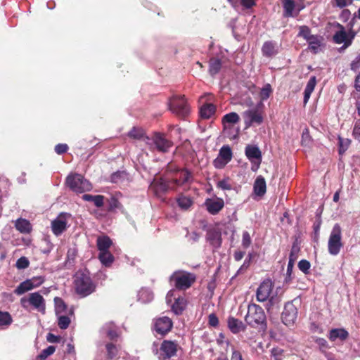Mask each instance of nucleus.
<instances>
[{
  "mask_svg": "<svg viewBox=\"0 0 360 360\" xmlns=\"http://www.w3.org/2000/svg\"><path fill=\"white\" fill-rule=\"evenodd\" d=\"M75 288L81 297H86L94 292L96 285L92 281L88 270H79L75 275Z\"/></svg>",
  "mask_w": 360,
  "mask_h": 360,
  "instance_id": "obj_1",
  "label": "nucleus"
},
{
  "mask_svg": "<svg viewBox=\"0 0 360 360\" xmlns=\"http://www.w3.org/2000/svg\"><path fill=\"white\" fill-rule=\"evenodd\" d=\"M245 320L246 323L252 327H258L261 326L263 328L266 327V315L264 309L256 304H250L248 308V314Z\"/></svg>",
  "mask_w": 360,
  "mask_h": 360,
  "instance_id": "obj_2",
  "label": "nucleus"
},
{
  "mask_svg": "<svg viewBox=\"0 0 360 360\" xmlns=\"http://www.w3.org/2000/svg\"><path fill=\"white\" fill-rule=\"evenodd\" d=\"M178 348L179 345L176 342L165 340L162 341L159 349L154 343L153 352L159 360H168L176 355Z\"/></svg>",
  "mask_w": 360,
  "mask_h": 360,
  "instance_id": "obj_3",
  "label": "nucleus"
},
{
  "mask_svg": "<svg viewBox=\"0 0 360 360\" xmlns=\"http://www.w3.org/2000/svg\"><path fill=\"white\" fill-rule=\"evenodd\" d=\"M66 184L74 192L82 193L92 189L91 184L79 174H71L66 178Z\"/></svg>",
  "mask_w": 360,
  "mask_h": 360,
  "instance_id": "obj_4",
  "label": "nucleus"
},
{
  "mask_svg": "<svg viewBox=\"0 0 360 360\" xmlns=\"http://www.w3.org/2000/svg\"><path fill=\"white\" fill-rule=\"evenodd\" d=\"M342 247V229L338 224H335L330 232L328 242V252L333 256L338 255Z\"/></svg>",
  "mask_w": 360,
  "mask_h": 360,
  "instance_id": "obj_5",
  "label": "nucleus"
},
{
  "mask_svg": "<svg viewBox=\"0 0 360 360\" xmlns=\"http://www.w3.org/2000/svg\"><path fill=\"white\" fill-rule=\"evenodd\" d=\"M21 306L27 309L32 306L34 309L44 314L46 310L45 300L39 292H32L28 296L23 297L20 299Z\"/></svg>",
  "mask_w": 360,
  "mask_h": 360,
  "instance_id": "obj_6",
  "label": "nucleus"
},
{
  "mask_svg": "<svg viewBox=\"0 0 360 360\" xmlns=\"http://www.w3.org/2000/svg\"><path fill=\"white\" fill-rule=\"evenodd\" d=\"M169 110L176 115L185 117L189 113V106L184 96H174L168 101Z\"/></svg>",
  "mask_w": 360,
  "mask_h": 360,
  "instance_id": "obj_7",
  "label": "nucleus"
},
{
  "mask_svg": "<svg viewBox=\"0 0 360 360\" xmlns=\"http://www.w3.org/2000/svg\"><path fill=\"white\" fill-rule=\"evenodd\" d=\"M170 280L174 282L176 288L186 290L191 286L195 281V276L189 272L178 271L173 273Z\"/></svg>",
  "mask_w": 360,
  "mask_h": 360,
  "instance_id": "obj_8",
  "label": "nucleus"
},
{
  "mask_svg": "<svg viewBox=\"0 0 360 360\" xmlns=\"http://www.w3.org/2000/svg\"><path fill=\"white\" fill-rule=\"evenodd\" d=\"M337 27L339 28L333 35V39L335 44H344V48H348L352 44L355 37L356 33L352 30L346 32L345 27L338 23Z\"/></svg>",
  "mask_w": 360,
  "mask_h": 360,
  "instance_id": "obj_9",
  "label": "nucleus"
},
{
  "mask_svg": "<svg viewBox=\"0 0 360 360\" xmlns=\"http://www.w3.org/2000/svg\"><path fill=\"white\" fill-rule=\"evenodd\" d=\"M300 1L301 0H282L283 15L285 18L297 17L304 8V6L300 4Z\"/></svg>",
  "mask_w": 360,
  "mask_h": 360,
  "instance_id": "obj_10",
  "label": "nucleus"
},
{
  "mask_svg": "<svg viewBox=\"0 0 360 360\" xmlns=\"http://www.w3.org/2000/svg\"><path fill=\"white\" fill-rule=\"evenodd\" d=\"M245 153L248 159L253 165L252 169H257L262 162V153L259 147L255 145H248L245 147Z\"/></svg>",
  "mask_w": 360,
  "mask_h": 360,
  "instance_id": "obj_11",
  "label": "nucleus"
},
{
  "mask_svg": "<svg viewBox=\"0 0 360 360\" xmlns=\"http://www.w3.org/2000/svg\"><path fill=\"white\" fill-rule=\"evenodd\" d=\"M245 127H250L256 124L259 125L263 122V115L262 112L257 108H252L245 110L243 114Z\"/></svg>",
  "mask_w": 360,
  "mask_h": 360,
  "instance_id": "obj_12",
  "label": "nucleus"
},
{
  "mask_svg": "<svg viewBox=\"0 0 360 360\" xmlns=\"http://www.w3.org/2000/svg\"><path fill=\"white\" fill-rule=\"evenodd\" d=\"M170 184H172L171 181L167 182L162 178H156L150 184L149 190L157 197H160L169 188H172Z\"/></svg>",
  "mask_w": 360,
  "mask_h": 360,
  "instance_id": "obj_13",
  "label": "nucleus"
},
{
  "mask_svg": "<svg viewBox=\"0 0 360 360\" xmlns=\"http://www.w3.org/2000/svg\"><path fill=\"white\" fill-rule=\"evenodd\" d=\"M173 323L170 318L162 316L154 320V329L160 335L168 333L172 328Z\"/></svg>",
  "mask_w": 360,
  "mask_h": 360,
  "instance_id": "obj_14",
  "label": "nucleus"
},
{
  "mask_svg": "<svg viewBox=\"0 0 360 360\" xmlns=\"http://www.w3.org/2000/svg\"><path fill=\"white\" fill-rule=\"evenodd\" d=\"M297 316V309L292 302H288L285 304L282 313L283 323L286 326L293 324Z\"/></svg>",
  "mask_w": 360,
  "mask_h": 360,
  "instance_id": "obj_15",
  "label": "nucleus"
},
{
  "mask_svg": "<svg viewBox=\"0 0 360 360\" xmlns=\"http://www.w3.org/2000/svg\"><path fill=\"white\" fill-rule=\"evenodd\" d=\"M273 289V285L270 280L264 281L258 287L256 297L258 302H262L268 300Z\"/></svg>",
  "mask_w": 360,
  "mask_h": 360,
  "instance_id": "obj_16",
  "label": "nucleus"
},
{
  "mask_svg": "<svg viewBox=\"0 0 360 360\" xmlns=\"http://www.w3.org/2000/svg\"><path fill=\"white\" fill-rule=\"evenodd\" d=\"M66 213H60L56 219L51 222V229L56 236H60L67 229Z\"/></svg>",
  "mask_w": 360,
  "mask_h": 360,
  "instance_id": "obj_17",
  "label": "nucleus"
},
{
  "mask_svg": "<svg viewBox=\"0 0 360 360\" xmlns=\"http://www.w3.org/2000/svg\"><path fill=\"white\" fill-rule=\"evenodd\" d=\"M153 143L156 148L160 151L165 153L172 147V143L170 141L167 140L164 135L156 133L153 137Z\"/></svg>",
  "mask_w": 360,
  "mask_h": 360,
  "instance_id": "obj_18",
  "label": "nucleus"
},
{
  "mask_svg": "<svg viewBox=\"0 0 360 360\" xmlns=\"http://www.w3.org/2000/svg\"><path fill=\"white\" fill-rule=\"evenodd\" d=\"M205 205L207 210L212 214H218L224 206V202L223 199L216 198H208L205 202Z\"/></svg>",
  "mask_w": 360,
  "mask_h": 360,
  "instance_id": "obj_19",
  "label": "nucleus"
},
{
  "mask_svg": "<svg viewBox=\"0 0 360 360\" xmlns=\"http://www.w3.org/2000/svg\"><path fill=\"white\" fill-rule=\"evenodd\" d=\"M207 240L215 249L221 245V233L216 229H209L206 236Z\"/></svg>",
  "mask_w": 360,
  "mask_h": 360,
  "instance_id": "obj_20",
  "label": "nucleus"
},
{
  "mask_svg": "<svg viewBox=\"0 0 360 360\" xmlns=\"http://www.w3.org/2000/svg\"><path fill=\"white\" fill-rule=\"evenodd\" d=\"M191 174L187 169H180L176 172L175 176L171 179V182L176 186H182L191 182Z\"/></svg>",
  "mask_w": 360,
  "mask_h": 360,
  "instance_id": "obj_21",
  "label": "nucleus"
},
{
  "mask_svg": "<svg viewBox=\"0 0 360 360\" xmlns=\"http://www.w3.org/2000/svg\"><path fill=\"white\" fill-rule=\"evenodd\" d=\"M262 52L264 56L271 58L279 52V46L276 41H265L262 47Z\"/></svg>",
  "mask_w": 360,
  "mask_h": 360,
  "instance_id": "obj_22",
  "label": "nucleus"
},
{
  "mask_svg": "<svg viewBox=\"0 0 360 360\" xmlns=\"http://www.w3.org/2000/svg\"><path fill=\"white\" fill-rule=\"evenodd\" d=\"M349 337V333L345 328H333L328 332V338L331 342H343Z\"/></svg>",
  "mask_w": 360,
  "mask_h": 360,
  "instance_id": "obj_23",
  "label": "nucleus"
},
{
  "mask_svg": "<svg viewBox=\"0 0 360 360\" xmlns=\"http://www.w3.org/2000/svg\"><path fill=\"white\" fill-rule=\"evenodd\" d=\"M102 332L105 333L107 337L113 341H116L119 337L117 326L113 323H107L102 328Z\"/></svg>",
  "mask_w": 360,
  "mask_h": 360,
  "instance_id": "obj_24",
  "label": "nucleus"
},
{
  "mask_svg": "<svg viewBox=\"0 0 360 360\" xmlns=\"http://www.w3.org/2000/svg\"><path fill=\"white\" fill-rule=\"evenodd\" d=\"M266 191V181L263 176H259L257 177L254 183V192L258 196H262L265 194Z\"/></svg>",
  "mask_w": 360,
  "mask_h": 360,
  "instance_id": "obj_25",
  "label": "nucleus"
},
{
  "mask_svg": "<svg viewBox=\"0 0 360 360\" xmlns=\"http://www.w3.org/2000/svg\"><path fill=\"white\" fill-rule=\"evenodd\" d=\"M228 326L230 330L234 333H238L240 331H243L245 330V326L243 323L233 317H230L228 319Z\"/></svg>",
  "mask_w": 360,
  "mask_h": 360,
  "instance_id": "obj_26",
  "label": "nucleus"
},
{
  "mask_svg": "<svg viewBox=\"0 0 360 360\" xmlns=\"http://www.w3.org/2000/svg\"><path fill=\"white\" fill-rule=\"evenodd\" d=\"M216 107L212 103L203 104L200 108V115L203 119H209L214 114Z\"/></svg>",
  "mask_w": 360,
  "mask_h": 360,
  "instance_id": "obj_27",
  "label": "nucleus"
},
{
  "mask_svg": "<svg viewBox=\"0 0 360 360\" xmlns=\"http://www.w3.org/2000/svg\"><path fill=\"white\" fill-rule=\"evenodd\" d=\"M322 39L321 37L313 35L307 41L309 44V49L314 53H317L321 45Z\"/></svg>",
  "mask_w": 360,
  "mask_h": 360,
  "instance_id": "obj_28",
  "label": "nucleus"
},
{
  "mask_svg": "<svg viewBox=\"0 0 360 360\" xmlns=\"http://www.w3.org/2000/svg\"><path fill=\"white\" fill-rule=\"evenodd\" d=\"M239 120V115L236 112H233L226 114L222 117V123L224 128L229 127L231 125L238 123Z\"/></svg>",
  "mask_w": 360,
  "mask_h": 360,
  "instance_id": "obj_29",
  "label": "nucleus"
},
{
  "mask_svg": "<svg viewBox=\"0 0 360 360\" xmlns=\"http://www.w3.org/2000/svg\"><path fill=\"white\" fill-rule=\"evenodd\" d=\"M112 240L111 239L106 236H99L97 238L96 244L98 249L99 250V252H103V251H108V249L112 245Z\"/></svg>",
  "mask_w": 360,
  "mask_h": 360,
  "instance_id": "obj_30",
  "label": "nucleus"
},
{
  "mask_svg": "<svg viewBox=\"0 0 360 360\" xmlns=\"http://www.w3.org/2000/svg\"><path fill=\"white\" fill-rule=\"evenodd\" d=\"M138 300L142 303H148L153 300V293L148 288H141L138 293Z\"/></svg>",
  "mask_w": 360,
  "mask_h": 360,
  "instance_id": "obj_31",
  "label": "nucleus"
},
{
  "mask_svg": "<svg viewBox=\"0 0 360 360\" xmlns=\"http://www.w3.org/2000/svg\"><path fill=\"white\" fill-rule=\"evenodd\" d=\"M186 300L184 297H179L175 299L174 303L172 305V309L175 314H181L185 309Z\"/></svg>",
  "mask_w": 360,
  "mask_h": 360,
  "instance_id": "obj_32",
  "label": "nucleus"
},
{
  "mask_svg": "<svg viewBox=\"0 0 360 360\" xmlns=\"http://www.w3.org/2000/svg\"><path fill=\"white\" fill-rule=\"evenodd\" d=\"M82 199L85 201L93 202L95 206L101 207L104 203V196L101 195H92L90 194H84Z\"/></svg>",
  "mask_w": 360,
  "mask_h": 360,
  "instance_id": "obj_33",
  "label": "nucleus"
},
{
  "mask_svg": "<svg viewBox=\"0 0 360 360\" xmlns=\"http://www.w3.org/2000/svg\"><path fill=\"white\" fill-rule=\"evenodd\" d=\"M15 228L21 233H28L32 229L30 221L25 219H18L15 221Z\"/></svg>",
  "mask_w": 360,
  "mask_h": 360,
  "instance_id": "obj_34",
  "label": "nucleus"
},
{
  "mask_svg": "<svg viewBox=\"0 0 360 360\" xmlns=\"http://www.w3.org/2000/svg\"><path fill=\"white\" fill-rule=\"evenodd\" d=\"M221 68V62L219 59L212 58L209 63V73L211 76L218 74Z\"/></svg>",
  "mask_w": 360,
  "mask_h": 360,
  "instance_id": "obj_35",
  "label": "nucleus"
},
{
  "mask_svg": "<svg viewBox=\"0 0 360 360\" xmlns=\"http://www.w3.org/2000/svg\"><path fill=\"white\" fill-rule=\"evenodd\" d=\"M98 259L105 266H110L114 261V257L109 251L99 252Z\"/></svg>",
  "mask_w": 360,
  "mask_h": 360,
  "instance_id": "obj_36",
  "label": "nucleus"
},
{
  "mask_svg": "<svg viewBox=\"0 0 360 360\" xmlns=\"http://www.w3.org/2000/svg\"><path fill=\"white\" fill-rule=\"evenodd\" d=\"M31 290H32V284H30L29 279H27L20 283V285L15 289L14 292L18 295H20Z\"/></svg>",
  "mask_w": 360,
  "mask_h": 360,
  "instance_id": "obj_37",
  "label": "nucleus"
},
{
  "mask_svg": "<svg viewBox=\"0 0 360 360\" xmlns=\"http://www.w3.org/2000/svg\"><path fill=\"white\" fill-rule=\"evenodd\" d=\"M218 155L220 156L221 158L229 162L232 159L233 154L231 148L226 145L223 146L220 148Z\"/></svg>",
  "mask_w": 360,
  "mask_h": 360,
  "instance_id": "obj_38",
  "label": "nucleus"
},
{
  "mask_svg": "<svg viewBox=\"0 0 360 360\" xmlns=\"http://www.w3.org/2000/svg\"><path fill=\"white\" fill-rule=\"evenodd\" d=\"M272 93V89L269 84H266L261 89L259 93V97L261 102L260 105H262V101L267 100Z\"/></svg>",
  "mask_w": 360,
  "mask_h": 360,
  "instance_id": "obj_39",
  "label": "nucleus"
},
{
  "mask_svg": "<svg viewBox=\"0 0 360 360\" xmlns=\"http://www.w3.org/2000/svg\"><path fill=\"white\" fill-rule=\"evenodd\" d=\"M105 348L107 350V356L108 359H112L117 356L119 349L115 345L112 343H108L105 345Z\"/></svg>",
  "mask_w": 360,
  "mask_h": 360,
  "instance_id": "obj_40",
  "label": "nucleus"
},
{
  "mask_svg": "<svg viewBox=\"0 0 360 360\" xmlns=\"http://www.w3.org/2000/svg\"><path fill=\"white\" fill-rule=\"evenodd\" d=\"M178 205L183 210L188 209L192 205V200L186 196H180L177 199Z\"/></svg>",
  "mask_w": 360,
  "mask_h": 360,
  "instance_id": "obj_41",
  "label": "nucleus"
},
{
  "mask_svg": "<svg viewBox=\"0 0 360 360\" xmlns=\"http://www.w3.org/2000/svg\"><path fill=\"white\" fill-rule=\"evenodd\" d=\"M56 351V347L51 345L47 348L43 349L41 353L37 356V359L45 360L48 356L53 354Z\"/></svg>",
  "mask_w": 360,
  "mask_h": 360,
  "instance_id": "obj_42",
  "label": "nucleus"
},
{
  "mask_svg": "<svg viewBox=\"0 0 360 360\" xmlns=\"http://www.w3.org/2000/svg\"><path fill=\"white\" fill-rule=\"evenodd\" d=\"M143 136L144 131L141 128L133 127L128 132V136L134 139H141Z\"/></svg>",
  "mask_w": 360,
  "mask_h": 360,
  "instance_id": "obj_43",
  "label": "nucleus"
},
{
  "mask_svg": "<svg viewBox=\"0 0 360 360\" xmlns=\"http://www.w3.org/2000/svg\"><path fill=\"white\" fill-rule=\"evenodd\" d=\"M11 322V316L8 312L0 311V327L8 326Z\"/></svg>",
  "mask_w": 360,
  "mask_h": 360,
  "instance_id": "obj_44",
  "label": "nucleus"
},
{
  "mask_svg": "<svg viewBox=\"0 0 360 360\" xmlns=\"http://www.w3.org/2000/svg\"><path fill=\"white\" fill-rule=\"evenodd\" d=\"M299 252H300L299 246L297 244L294 243L292 246L290 253L289 255V261H288L289 263H292V264H295V261L298 258Z\"/></svg>",
  "mask_w": 360,
  "mask_h": 360,
  "instance_id": "obj_45",
  "label": "nucleus"
},
{
  "mask_svg": "<svg viewBox=\"0 0 360 360\" xmlns=\"http://www.w3.org/2000/svg\"><path fill=\"white\" fill-rule=\"evenodd\" d=\"M338 143H339V153L342 154L348 148V147L350 144V140L348 139H343V138L339 136Z\"/></svg>",
  "mask_w": 360,
  "mask_h": 360,
  "instance_id": "obj_46",
  "label": "nucleus"
},
{
  "mask_svg": "<svg viewBox=\"0 0 360 360\" xmlns=\"http://www.w3.org/2000/svg\"><path fill=\"white\" fill-rule=\"evenodd\" d=\"M299 37H303L306 41L309 39L313 35L311 34V30L307 26H300L299 27Z\"/></svg>",
  "mask_w": 360,
  "mask_h": 360,
  "instance_id": "obj_47",
  "label": "nucleus"
},
{
  "mask_svg": "<svg viewBox=\"0 0 360 360\" xmlns=\"http://www.w3.org/2000/svg\"><path fill=\"white\" fill-rule=\"evenodd\" d=\"M315 343L318 345L319 349L322 352H326L330 348L328 342L324 338H316Z\"/></svg>",
  "mask_w": 360,
  "mask_h": 360,
  "instance_id": "obj_48",
  "label": "nucleus"
},
{
  "mask_svg": "<svg viewBox=\"0 0 360 360\" xmlns=\"http://www.w3.org/2000/svg\"><path fill=\"white\" fill-rule=\"evenodd\" d=\"M70 323V319L67 316H59L58 325L60 329H66Z\"/></svg>",
  "mask_w": 360,
  "mask_h": 360,
  "instance_id": "obj_49",
  "label": "nucleus"
},
{
  "mask_svg": "<svg viewBox=\"0 0 360 360\" xmlns=\"http://www.w3.org/2000/svg\"><path fill=\"white\" fill-rule=\"evenodd\" d=\"M310 267V262L306 259H302L298 262L299 269L305 274H308L309 273Z\"/></svg>",
  "mask_w": 360,
  "mask_h": 360,
  "instance_id": "obj_50",
  "label": "nucleus"
},
{
  "mask_svg": "<svg viewBox=\"0 0 360 360\" xmlns=\"http://www.w3.org/2000/svg\"><path fill=\"white\" fill-rule=\"evenodd\" d=\"M30 262L25 257H21L16 262V267L18 269H24L29 266Z\"/></svg>",
  "mask_w": 360,
  "mask_h": 360,
  "instance_id": "obj_51",
  "label": "nucleus"
},
{
  "mask_svg": "<svg viewBox=\"0 0 360 360\" xmlns=\"http://www.w3.org/2000/svg\"><path fill=\"white\" fill-rule=\"evenodd\" d=\"M77 255V251L75 248L69 249L67 253L66 263L71 265L73 264Z\"/></svg>",
  "mask_w": 360,
  "mask_h": 360,
  "instance_id": "obj_52",
  "label": "nucleus"
},
{
  "mask_svg": "<svg viewBox=\"0 0 360 360\" xmlns=\"http://www.w3.org/2000/svg\"><path fill=\"white\" fill-rule=\"evenodd\" d=\"M30 284H32V288L39 287L44 282V278L41 276H36L29 279Z\"/></svg>",
  "mask_w": 360,
  "mask_h": 360,
  "instance_id": "obj_53",
  "label": "nucleus"
},
{
  "mask_svg": "<svg viewBox=\"0 0 360 360\" xmlns=\"http://www.w3.org/2000/svg\"><path fill=\"white\" fill-rule=\"evenodd\" d=\"M55 303L56 313L64 311L65 309H66V305L65 302L60 298L56 297Z\"/></svg>",
  "mask_w": 360,
  "mask_h": 360,
  "instance_id": "obj_54",
  "label": "nucleus"
},
{
  "mask_svg": "<svg viewBox=\"0 0 360 360\" xmlns=\"http://www.w3.org/2000/svg\"><path fill=\"white\" fill-rule=\"evenodd\" d=\"M316 84V77H311L305 87L304 91L312 93Z\"/></svg>",
  "mask_w": 360,
  "mask_h": 360,
  "instance_id": "obj_55",
  "label": "nucleus"
},
{
  "mask_svg": "<svg viewBox=\"0 0 360 360\" xmlns=\"http://www.w3.org/2000/svg\"><path fill=\"white\" fill-rule=\"evenodd\" d=\"M120 207L118 200L115 197H111L108 200V211H113Z\"/></svg>",
  "mask_w": 360,
  "mask_h": 360,
  "instance_id": "obj_56",
  "label": "nucleus"
},
{
  "mask_svg": "<svg viewBox=\"0 0 360 360\" xmlns=\"http://www.w3.org/2000/svg\"><path fill=\"white\" fill-rule=\"evenodd\" d=\"M251 244V237L248 231H243L242 238V245L244 248H248Z\"/></svg>",
  "mask_w": 360,
  "mask_h": 360,
  "instance_id": "obj_57",
  "label": "nucleus"
},
{
  "mask_svg": "<svg viewBox=\"0 0 360 360\" xmlns=\"http://www.w3.org/2000/svg\"><path fill=\"white\" fill-rule=\"evenodd\" d=\"M229 162L224 159L221 158L220 156H217L213 161V165L215 168L221 169L224 167Z\"/></svg>",
  "mask_w": 360,
  "mask_h": 360,
  "instance_id": "obj_58",
  "label": "nucleus"
},
{
  "mask_svg": "<svg viewBox=\"0 0 360 360\" xmlns=\"http://www.w3.org/2000/svg\"><path fill=\"white\" fill-rule=\"evenodd\" d=\"M252 259V254H249L248 257L245 259L243 264L240 267V269L238 270L237 274H240L246 271L250 264V261Z\"/></svg>",
  "mask_w": 360,
  "mask_h": 360,
  "instance_id": "obj_59",
  "label": "nucleus"
},
{
  "mask_svg": "<svg viewBox=\"0 0 360 360\" xmlns=\"http://www.w3.org/2000/svg\"><path fill=\"white\" fill-rule=\"evenodd\" d=\"M68 150V146L65 143H58L55 146V152L58 155H62L66 153Z\"/></svg>",
  "mask_w": 360,
  "mask_h": 360,
  "instance_id": "obj_60",
  "label": "nucleus"
},
{
  "mask_svg": "<svg viewBox=\"0 0 360 360\" xmlns=\"http://www.w3.org/2000/svg\"><path fill=\"white\" fill-rule=\"evenodd\" d=\"M217 187L222 190H231L232 188V186L229 184L228 179H222L219 181L217 183Z\"/></svg>",
  "mask_w": 360,
  "mask_h": 360,
  "instance_id": "obj_61",
  "label": "nucleus"
},
{
  "mask_svg": "<svg viewBox=\"0 0 360 360\" xmlns=\"http://www.w3.org/2000/svg\"><path fill=\"white\" fill-rule=\"evenodd\" d=\"M353 136L356 139L360 141V119L356 120L354 124Z\"/></svg>",
  "mask_w": 360,
  "mask_h": 360,
  "instance_id": "obj_62",
  "label": "nucleus"
},
{
  "mask_svg": "<svg viewBox=\"0 0 360 360\" xmlns=\"http://www.w3.org/2000/svg\"><path fill=\"white\" fill-rule=\"evenodd\" d=\"M350 67L353 71H356L360 68V53L351 63Z\"/></svg>",
  "mask_w": 360,
  "mask_h": 360,
  "instance_id": "obj_63",
  "label": "nucleus"
},
{
  "mask_svg": "<svg viewBox=\"0 0 360 360\" xmlns=\"http://www.w3.org/2000/svg\"><path fill=\"white\" fill-rule=\"evenodd\" d=\"M231 360H243L241 353L236 349H232Z\"/></svg>",
  "mask_w": 360,
  "mask_h": 360,
  "instance_id": "obj_64",
  "label": "nucleus"
}]
</instances>
